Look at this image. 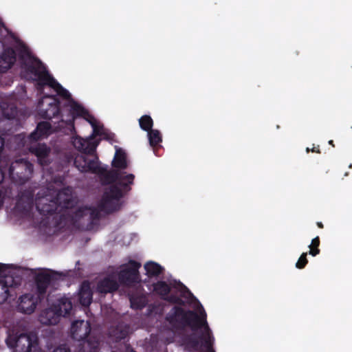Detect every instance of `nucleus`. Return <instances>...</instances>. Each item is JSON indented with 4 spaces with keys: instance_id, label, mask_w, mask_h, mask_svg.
Wrapping results in <instances>:
<instances>
[{
    "instance_id": "obj_1",
    "label": "nucleus",
    "mask_w": 352,
    "mask_h": 352,
    "mask_svg": "<svg viewBox=\"0 0 352 352\" xmlns=\"http://www.w3.org/2000/svg\"><path fill=\"white\" fill-rule=\"evenodd\" d=\"M17 51L21 64V75L28 80L38 81V89L43 90V85H48L63 98L68 100L74 113L82 116L92 126V135L82 139L80 137L73 138L72 143L76 148L85 153H91L97 144L93 142L94 137L102 135L104 133L103 127L95 118L89 115L82 107L77 104L70 99V94L56 80L46 71L41 63L31 56L27 47L23 44H19Z\"/></svg>"
},
{
    "instance_id": "obj_2",
    "label": "nucleus",
    "mask_w": 352,
    "mask_h": 352,
    "mask_svg": "<svg viewBox=\"0 0 352 352\" xmlns=\"http://www.w3.org/2000/svg\"><path fill=\"white\" fill-rule=\"evenodd\" d=\"M199 313L193 310L185 309L180 306H174L165 317L166 321L175 330H184L190 328L192 331L201 330V339L205 344L211 346L213 344L212 331L207 322V314L200 305Z\"/></svg>"
},
{
    "instance_id": "obj_3",
    "label": "nucleus",
    "mask_w": 352,
    "mask_h": 352,
    "mask_svg": "<svg viewBox=\"0 0 352 352\" xmlns=\"http://www.w3.org/2000/svg\"><path fill=\"white\" fill-rule=\"evenodd\" d=\"M61 182L50 184L46 188H42L37 193L35 199L36 206L41 213L49 214L59 209H69L73 206L74 199L70 188H62Z\"/></svg>"
},
{
    "instance_id": "obj_4",
    "label": "nucleus",
    "mask_w": 352,
    "mask_h": 352,
    "mask_svg": "<svg viewBox=\"0 0 352 352\" xmlns=\"http://www.w3.org/2000/svg\"><path fill=\"white\" fill-rule=\"evenodd\" d=\"M97 216L95 210L91 208L78 207L76 209L66 210L60 216H56L53 228H48L46 234L48 235L58 234L62 230L72 229L78 227L84 220H89Z\"/></svg>"
},
{
    "instance_id": "obj_5",
    "label": "nucleus",
    "mask_w": 352,
    "mask_h": 352,
    "mask_svg": "<svg viewBox=\"0 0 352 352\" xmlns=\"http://www.w3.org/2000/svg\"><path fill=\"white\" fill-rule=\"evenodd\" d=\"M122 196V189L116 185H111L106 190L99 206L100 210L105 213H111L118 210L122 206L120 200Z\"/></svg>"
},
{
    "instance_id": "obj_6",
    "label": "nucleus",
    "mask_w": 352,
    "mask_h": 352,
    "mask_svg": "<svg viewBox=\"0 0 352 352\" xmlns=\"http://www.w3.org/2000/svg\"><path fill=\"white\" fill-rule=\"evenodd\" d=\"M6 342L8 347L13 349L14 352H30L37 345L36 338L24 333L19 335L9 333Z\"/></svg>"
},
{
    "instance_id": "obj_7",
    "label": "nucleus",
    "mask_w": 352,
    "mask_h": 352,
    "mask_svg": "<svg viewBox=\"0 0 352 352\" xmlns=\"http://www.w3.org/2000/svg\"><path fill=\"white\" fill-rule=\"evenodd\" d=\"M32 170V164L23 159H19L11 164L9 175L15 183L22 184L30 178Z\"/></svg>"
},
{
    "instance_id": "obj_8",
    "label": "nucleus",
    "mask_w": 352,
    "mask_h": 352,
    "mask_svg": "<svg viewBox=\"0 0 352 352\" xmlns=\"http://www.w3.org/2000/svg\"><path fill=\"white\" fill-rule=\"evenodd\" d=\"M140 267V263L134 260H130L118 274L120 282L125 285L138 282L140 276L139 269Z\"/></svg>"
},
{
    "instance_id": "obj_9",
    "label": "nucleus",
    "mask_w": 352,
    "mask_h": 352,
    "mask_svg": "<svg viewBox=\"0 0 352 352\" xmlns=\"http://www.w3.org/2000/svg\"><path fill=\"white\" fill-rule=\"evenodd\" d=\"M19 277L8 276L0 279V304L5 302L9 297L16 296L15 289L21 285Z\"/></svg>"
},
{
    "instance_id": "obj_10",
    "label": "nucleus",
    "mask_w": 352,
    "mask_h": 352,
    "mask_svg": "<svg viewBox=\"0 0 352 352\" xmlns=\"http://www.w3.org/2000/svg\"><path fill=\"white\" fill-rule=\"evenodd\" d=\"M91 324L89 321L83 320H76L72 323L70 335L72 338L77 343L87 339L89 336L94 335L91 333Z\"/></svg>"
},
{
    "instance_id": "obj_11",
    "label": "nucleus",
    "mask_w": 352,
    "mask_h": 352,
    "mask_svg": "<svg viewBox=\"0 0 352 352\" xmlns=\"http://www.w3.org/2000/svg\"><path fill=\"white\" fill-rule=\"evenodd\" d=\"M38 109L41 116L48 119L55 117L59 111L57 100L50 96L42 98L38 102Z\"/></svg>"
},
{
    "instance_id": "obj_12",
    "label": "nucleus",
    "mask_w": 352,
    "mask_h": 352,
    "mask_svg": "<svg viewBox=\"0 0 352 352\" xmlns=\"http://www.w3.org/2000/svg\"><path fill=\"white\" fill-rule=\"evenodd\" d=\"M56 273L39 272L36 274L34 280L36 293L40 300L44 298L47 289L54 280L56 279Z\"/></svg>"
},
{
    "instance_id": "obj_13",
    "label": "nucleus",
    "mask_w": 352,
    "mask_h": 352,
    "mask_svg": "<svg viewBox=\"0 0 352 352\" xmlns=\"http://www.w3.org/2000/svg\"><path fill=\"white\" fill-rule=\"evenodd\" d=\"M131 327L124 322H119L109 329V336L112 340L118 342L126 338L130 333Z\"/></svg>"
},
{
    "instance_id": "obj_14",
    "label": "nucleus",
    "mask_w": 352,
    "mask_h": 352,
    "mask_svg": "<svg viewBox=\"0 0 352 352\" xmlns=\"http://www.w3.org/2000/svg\"><path fill=\"white\" fill-rule=\"evenodd\" d=\"M100 342L97 336H89L76 344V352H98Z\"/></svg>"
},
{
    "instance_id": "obj_15",
    "label": "nucleus",
    "mask_w": 352,
    "mask_h": 352,
    "mask_svg": "<svg viewBox=\"0 0 352 352\" xmlns=\"http://www.w3.org/2000/svg\"><path fill=\"white\" fill-rule=\"evenodd\" d=\"M55 310L59 312V315L63 317H67L71 315L73 309V303L70 298L65 296L58 298L53 303Z\"/></svg>"
},
{
    "instance_id": "obj_16",
    "label": "nucleus",
    "mask_w": 352,
    "mask_h": 352,
    "mask_svg": "<svg viewBox=\"0 0 352 352\" xmlns=\"http://www.w3.org/2000/svg\"><path fill=\"white\" fill-rule=\"evenodd\" d=\"M19 300L17 309L20 312L30 314L34 311L36 302L33 295L30 294L23 295L20 297Z\"/></svg>"
},
{
    "instance_id": "obj_17",
    "label": "nucleus",
    "mask_w": 352,
    "mask_h": 352,
    "mask_svg": "<svg viewBox=\"0 0 352 352\" xmlns=\"http://www.w3.org/2000/svg\"><path fill=\"white\" fill-rule=\"evenodd\" d=\"M30 151L34 153L38 159V162L42 165H46L50 162V148L45 144H36L32 146Z\"/></svg>"
},
{
    "instance_id": "obj_18",
    "label": "nucleus",
    "mask_w": 352,
    "mask_h": 352,
    "mask_svg": "<svg viewBox=\"0 0 352 352\" xmlns=\"http://www.w3.org/2000/svg\"><path fill=\"white\" fill-rule=\"evenodd\" d=\"M93 293L90 283L85 280L81 285L78 292V301L83 307H89L92 302Z\"/></svg>"
},
{
    "instance_id": "obj_19",
    "label": "nucleus",
    "mask_w": 352,
    "mask_h": 352,
    "mask_svg": "<svg viewBox=\"0 0 352 352\" xmlns=\"http://www.w3.org/2000/svg\"><path fill=\"white\" fill-rule=\"evenodd\" d=\"M60 316L59 312L55 310L54 305L52 304L51 307L41 314L39 320L42 324L46 325H54L59 322Z\"/></svg>"
},
{
    "instance_id": "obj_20",
    "label": "nucleus",
    "mask_w": 352,
    "mask_h": 352,
    "mask_svg": "<svg viewBox=\"0 0 352 352\" xmlns=\"http://www.w3.org/2000/svg\"><path fill=\"white\" fill-rule=\"evenodd\" d=\"M15 61V52L10 48L6 49L0 56V72H6Z\"/></svg>"
},
{
    "instance_id": "obj_21",
    "label": "nucleus",
    "mask_w": 352,
    "mask_h": 352,
    "mask_svg": "<svg viewBox=\"0 0 352 352\" xmlns=\"http://www.w3.org/2000/svg\"><path fill=\"white\" fill-rule=\"evenodd\" d=\"M119 287L117 281L111 278L106 277L98 282L97 289L99 293L107 294L118 290Z\"/></svg>"
},
{
    "instance_id": "obj_22",
    "label": "nucleus",
    "mask_w": 352,
    "mask_h": 352,
    "mask_svg": "<svg viewBox=\"0 0 352 352\" xmlns=\"http://www.w3.org/2000/svg\"><path fill=\"white\" fill-rule=\"evenodd\" d=\"M74 164L77 168L81 172L88 170L96 171L97 165L95 162L87 160L85 155H78L76 157Z\"/></svg>"
},
{
    "instance_id": "obj_23",
    "label": "nucleus",
    "mask_w": 352,
    "mask_h": 352,
    "mask_svg": "<svg viewBox=\"0 0 352 352\" xmlns=\"http://www.w3.org/2000/svg\"><path fill=\"white\" fill-rule=\"evenodd\" d=\"M111 177L113 178L116 184H118L120 188H125L128 184H131L135 177L133 174H126L125 172L118 171L111 173Z\"/></svg>"
},
{
    "instance_id": "obj_24",
    "label": "nucleus",
    "mask_w": 352,
    "mask_h": 352,
    "mask_svg": "<svg viewBox=\"0 0 352 352\" xmlns=\"http://www.w3.org/2000/svg\"><path fill=\"white\" fill-rule=\"evenodd\" d=\"M50 133V124L47 122H43L38 124L35 131L30 135L29 140L30 141H36L47 136Z\"/></svg>"
},
{
    "instance_id": "obj_25",
    "label": "nucleus",
    "mask_w": 352,
    "mask_h": 352,
    "mask_svg": "<svg viewBox=\"0 0 352 352\" xmlns=\"http://www.w3.org/2000/svg\"><path fill=\"white\" fill-rule=\"evenodd\" d=\"M113 167L124 169L127 166L126 153L121 148H116L115 156L112 162Z\"/></svg>"
},
{
    "instance_id": "obj_26",
    "label": "nucleus",
    "mask_w": 352,
    "mask_h": 352,
    "mask_svg": "<svg viewBox=\"0 0 352 352\" xmlns=\"http://www.w3.org/2000/svg\"><path fill=\"white\" fill-rule=\"evenodd\" d=\"M144 269L146 274L148 277H156L163 273L164 268L158 263L153 261H148L145 263Z\"/></svg>"
},
{
    "instance_id": "obj_27",
    "label": "nucleus",
    "mask_w": 352,
    "mask_h": 352,
    "mask_svg": "<svg viewBox=\"0 0 352 352\" xmlns=\"http://www.w3.org/2000/svg\"><path fill=\"white\" fill-rule=\"evenodd\" d=\"M153 286L154 292L163 300L170 294L171 290L170 285L164 280H159L154 283Z\"/></svg>"
},
{
    "instance_id": "obj_28",
    "label": "nucleus",
    "mask_w": 352,
    "mask_h": 352,
    "mask_svg": "<svg viewBox=\"0 0 352 352\" xmlns=\"http://www.w3.org/2000/svg\"><path fill=\"white\" fill-rule=\"evenodd\" d=\"M148 137L151 146L157 145L162 141L160 133L157 130H150L148 131Z\"/></svg>"
},
{
    "instance_id": "obj_29",
    "label": "nucleus",
    "mask_w": 352,
    "mask_h": 352,
    "mask_svg": "<svg viewBox=\"0 0 352 352\" xmlns=\"http://www.w3.org/2000/svg\"><path fill=\"white\" fill-rule=\"evenodd\" d=\"M141 129L149 131L153 126V120L148 116H143L139 120Z\"/></svg>"
},
{
    "instance_id": "obj_30",
    "label": "nucleus",
    "mask_w": 352,
    "mask_h": 352,
    "mask_svg": "<svg viewBox=\"0 0 352 352\" xmlns=\"http://www.w3.org/2000/svg\"><path fill=\"white\" fill-rule=\"evenodd\" d=\"M179 287L181 297L186 298L189 302L196 299L191 292L184 285L180 283Z\"/></svg>"
},
{
    "instance_id": "obj_31",
    "label": "nucleus",
    "mask_w": 352,
    "mask_h": 352,
    "mask_svg": "<svg viewBox=\"0 0 352 352\" xmlns=\"http://www.w3.org/2000/svg\"><path fill=\"white\" fill-rule=\"evenodd\" d=\"M130 302L131 308L135 309H142L145 307V301L142 297H131Z\"/></svg>"
},
{
    "instance_id": "obj_32",
    "label": "nucleus",
    "mask_w": 352,
    "mask_h": 352,
    "mask_svg": "<svg viewBox=\"0 0 352 352\" xmlns=\"http://www.w3.org/2000/svg\"><path fill=\"white\" fill-rule=\"evenodd\" d=\"M164 300H166L169 302L173 303V304H177L180 307L185 305V301L183 300L180 297H178L176 295H173V294L169 295L168 294V296H166L164 298Z\"/></svg>"
},
{
    "instance_id": "obj_33",
    "label": "nucleus",
    "mask_w": 352,
    "mask_h": 352,
    "mask_svg": "<svg viewBox=\"0 0 352 352\" xmlns=\"http://www.w3.org/2000/svg\"><path fill=\"white\" fill-rule=\"evenodd\" d=\"M201 336V334L200 335ZM201 336L199 337V338H197V337L195 336H190L189 338H188V343L195 349V350H197L200 344V342H199V340L202 342V344L206 347L207 348L205 345H204V340L201 339L200 338Z\"/></svg>"
},
{
    "instance_id": "obj_34",
    "label": "nucleus",
    "mask_w": 352,
    "mask_h": 352,
    "mask_svg": "<svg viewBox=\"0 0 352 352\" xmlns=\"http://www.w3.org/2000/svg\"><path fill=\"white\" fill-rule=\"evenodd\" d=\"M307 263V252L302 253L296 263V267L298 269H303Z\"/></svg>"
},
{
    "instance_id": "obj_35",
    "label": "nucleus",
    "mask_w": 352,
    "mask_h": 352,
    "mask_svg": "<svg viewBox=\"0 0 352 352\" xmlns=\"http://www.w3.org/2000/svg\"><path fill=\"white\" fill-rule=\"evenodd\" d=\"M8 269V265L3 263H0V277L1 279H4L5 277L9 276L7 274V270Z\"/></svg>"
},
{
    "instance_id": "obj_36",
    "label": "nucleus",
    "mask_w": 352,
    "mask_h": 352,
    "mask_svg": "<svg viewBox=\"0 0 352 352\" xmlns=\"http://www.w3.org/2000/svg\"><path fill=\"white\" fill-rule=\"evenodd\" d=\"M320 245V243H310L309 245V248H310V250H309V254H311L312 256H316L317 255L320 250L318 249V245Z\"/></svg>"
},
{
    "instance_id": "obj_37",
    "label": "nucleus",
    "mask_w": 352,
    "mask_h": 352,
    "mask_svg": "<svg viewBox=\"0 0 352 352\" xmlns=\"http://www.w3.org/2000/svg\"><path fill=\"white\" fill-rule=\"evenodd\" d=\"M53 352H71V350L66 344H62L55 349Z\"/></svg>"
},
{
    "instance_id": "obj_38",
    "label": "nucleus",
    "mask_w": 352,
    "mask_h": 352,
    "mask_svg": "<svg viewBox=\"0 0 352 352\" xmlns=\"http://www.w3.org/2000/svg\"><path fill=\"white\" fill-rule=\"evenodd\" d=\"M3 115L8 119L14 118L16 114V109L15 108H11V113H9L6 111L3 110Z\"/></svg>"
},
{
    "instance_id": "obj_39",
    "label": "nucleus",
    "mask_w": 352,
    "mask_h": 352,
    "mask_svg": "<svg viewBox=\"0 0 352 352\" xmlns=\"http://www.w3.org/2000/svg\"><path fill=\"white\" fill-rule=\"evenodd\" d=\"M3 147V140L1 137H0V153L1 152Z\"/></svg>"
},
{
    "instance_id": "obj_40",
    "label": "nucleus",
    "mask_w": 352,
    "mask_h": 352,
    "mask_svg": "<svg viewBox=\"0 0 352 352\" xmlns=\"http://www.w3.org/2000/svg\"><path fill=\"white\" fill-rule=\"evenodd\" d=\"M204 345L207 347L208 352H214V351L212 349V344L211 345V346H208L205 344Z\"/></svg>"
},
{
    "instance_id": "obj_41",
    "label": "nucleus",
    "mask_w": 352,
    "mask_h": 352,
    "mask_svg": "<svg viewBox=\"0 0 352 352\" xmlns=\"http://www.w3.org/2000/svg\"><path fill=\"white\" fill-rule=\"evenodd\" d=\"M3 173L0 170V183L3 181Z\"/></svg>"
},
{
    "instance_id": "obj_42",
    "label": "nucleus",
    "mask_w": 352,
    "mask_h": 352,
    "mask_svg": "<svg viewBox=\"0 0 352 352\" xmlns=\"http://www.w3.org/2000/svg\"><path fill=\"white\" fill-rule=\"evenodd\" d=\"M126 352H136V351H134L133 349H130V347H129V346H127V347H126Z\"/></svg>"
},
{
    "instance_id": "obj_43",
    "label": "nucleus",
    "mask_w": 352,
    "mask_h": 352,
    "mask_svg": "<svg viewBox=\"0 0 352 352\" xmlns=\"http://www.w3.org/2000/svg\"><path fill=\"white\" fill-rule=\"evenodd\" d=\"M312 243H314V242H318V237H316L315 239H313L312 241H311Z\"/></svg>"
},
{
    "instance_id": "obj_44",
    "label": "nucleus",
    "mask_w": 352,
    "mask_h": 352,
    "mask_svg": "<svg viewBox=\"0 0 352 352\" xmlns=\"http://www.w3.org/2000/svg\"><path fill=\"white\" fill-rule=\"evenodd\" d=\"M318 225L320 228H322V224L321 223H318Z\"/></svg>"
},
{
    "instance_id": "obj_45",
    "label": "nucleus",
    "mask_w": 352,
    "mask_h": 352,
    "mask_svg": "<svg viewBox=\"0 0 352 352\" xmlns=\"http://www.w3.org/2000/svg\"><path fill=\"white\" fill-rule=\"evenodd\" d=\"M329 143L330 144H333V141H332V140H330V141L329 142Z\"/></svg>"
}]
</instances>
